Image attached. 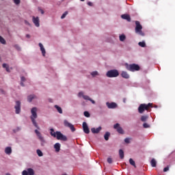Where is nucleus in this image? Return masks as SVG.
<instances>
[{
    "label": "nucleus",
    "mask_w": 175,
    "mask_h": 175,
    "mask_svg": "<svg viewBox=\"0 0 175 175\" xmlns=\"http://www.w3.org/2000/svg\"><path fill=\"white\" fill-rule=\"evenodd\" d=\"M51 135L53 136L54 137H57L58 140H62V141H67L66 136L64 135L61 132L57 131L56 133L54 132V129H51Z\"/></svg>",
    "instance_id": "nucleus-1"
},
{
    "label": "nucleus",
    "mask_w": 175,
    "mask_h": 175,
    "mask_svg": "<svg viewBox=\"0 0 175 175\" xmlns=\"http://www.w3.org/2000/svg\"><path fill=\"white\" fill-rule=\"evenodd\" d=\"M152 107H153L152 103H148V105L141 104L139 105V107H138V113H143L145 110L149 111V109Z\"/></svg>",
    "instance_id": "nucleus-2"
},
{
    "label": "nucleus",
    "mask_w": 175,
    "mask_h": 175,
    "mask_svg": "<svg viewBox=\"0 0 175 175\" xmlns=\"http://www.w3.org/2000/svg\"><path fill=\"white\" fill-rule=\"evenodd\" d=\"M31 120L32 121L33 124L38 129H40L39 126H38V124L36 123V119L38 117L37 115V108L33 107L31 109Z\"/></svg>",
    "instance_id": "nucleus-3"
},
{
    "label": "nucleus",
    "mask_w": 175,
    "mask_h": 175,
    "mask_svg": "<svg viewBox=\"0 0 175 175\" xmlns=\"http://www.w3.org/2000/svg\"><path fill=\"white\" fill-rule=\"evenodd\" d=\"M126 68L129 71L135 72V71H139L140 70V67L139 65L133 64H126Z\"/></svg>",
    "instance_id": "nucleus-4"
},
{
    "label": "nucleus",
    "mask_w": 175,
    "mask_h": 175,
    "mask_svg": "<svg viewBox=\"0 0 175 175\" xmlns=\"http://www.w3.org/2000/svg\"><path fill=\"white\" fill-rule=\"evenodd\" d=\"M143 29V27L141 25L139 21H135V33L139 34L141 36H144L145 34L142 31Z\"/></svg>",
    "instance_id": "nucleus-5"
},
{
    "label": "nucleus",
    "mask_w": 175,
    "mask_h": 175,
    "mask_svg": "<svg viewBox=\"0 0 175 175\" xmlns=\"http://www.w3.org/2000/svg\"><path fill=\"white\" fill-rule=\"evenodd\" d=\"M120 75L117 70H111L107 72V77L109 78L117 77Z\"/></svg>",
    "instance_id": "nucleus-6"
},
{
    "label": "nucleus",
    "mask_w": 175,
    "mask_h": 175,
    "mask_svg": "<svg viewBox=\"0 0 175 175\" xmlns=\"http://www.w3.org/2000/svg\"><path fill=\"white\" fill-rule=\"evenodd\" d=\"M113 128L117 130L118 133L120 134H124V130L120 126V124L117 123L114 125Z\"/></svg>",
    "instance_id": "nucleus-7"
},
{
    "label": "nucleus",
    "mask_w": 175,
    "mask_h": 175,
    "mask_svg": "<svg viewBox=\"0 0 175 175\" xmlns=\"http://www.w3.org/2000/svg\"><path fill=\"white\" fill-rule=\"evenodd\" d=\"M23 175H34V171L31 168H29L27 170H24L23 172Z\"/></svg>",
    "instance_id": "nucleus-8"
},
{
    "label": "nucleus",
    "mask_w": 175,
    "mask_h": 175,
    "mask_svg": "<svg viewBox=\"0 0 175 175\" xmlns=\"http://www.w3.org/2000/svg\"><path fill=\"white\" fill-rule=\"evenodd\" d=\"M64 125L67 127H69L72 132H75L76 131L74 126L72 124L69 123L67 120H64Z\"/></svg>",
    "instance_id": "nucleus-9"
},
{
    "label": "nucleus",
    "mask_w": 175,
    "mask_h": 175,
    "mask_svg": "<svg viewBox=\"0 0 175 175\" xmlns=\"http://www.w3.org/2000/svg\"><path fill=\"white\" fill-rule=\"evenodd\" d=\"M16 109V113L18 114L21 112V102L20 101H16V106L14 107Z\"/></svg>",
    "instance_id": "nucleus-10"
},
{
    "label": "nucleus",
    "mask_w": 175,
    "mask_h": 175,
    "mask_svg": "<svg viewBox=\"0 0 175 175\" xmlns=\"http://www.w3.org/2000/svg\"><path fill=\"white\" fill-rule=\"evenodd\" d=\"M83 131L86 133V134H89L90 133V129L89 127L87 124V123L85 122H84L83 123Z\"/></svg>",
    "instance_id": "nucleus-11"
},
{
    "label": "nucleus",
    "mask_w": 175,
    "mask_h": 175,
    "mask_svg": "<svg viewBox=\"0 0 175 175\" xmlns=\"http://www.w3.org/2000/svg\"><path fill=\"white\" fill-rule=\"evenodd\" d=\"M33 23L37 27H40V20L38 17L33 16Z\"/></svg>",
    "instance_id": "nucleus-12"
},
{
    "label": "nucleus",
    "mask_w": 175,
    "mask_h": 175,
    "mask_svg": "<svg viewBox=\"0 0 175 175\" xmlns=\"http://www.w3.org/2000/svg\"><path fill=\"white\" fill-rule=\"evenodd\" d=\"M35 133H36L37 136L38 137L39 139L42 142L44 143L45 140L44 139V137L42 136L41 133L38 131L36 130Z\"/></svg>",
    "instance_id": "nucleus-13"
},
{
    "label": "nucleus",
    "mask_w": 175,
    "mask_h": 175,
    "mask_svg": "<svg viewBox=\"0 0 175 175\" xmlns=\"http://www.w3.org/2000/svg\"><path fill=\"white\" fill-rule=\"evenodd\" d=\"M106 105L109 109H115L118 106L117 104L115 103H107Z\"/></svg>",
    "instance_id": "nucleus-14"
},
{
    "label": "nucleus",
    "mask_w": 175,
    "mask_h": 175,
    "mask_svg": "<svg viewBox=\"0 0 175 175\" xmlns=\"http://www.w3.org/2000/svg\"><path fill=\"white\" fill-rule=\"evenodd\" d=\"M121 17H122V19H124V20L127 21L128 22L131 21V16L129 14H123V15H122Z\"/></svg>",
    "instance_id": "nucleus-15"
},
{
    "label": "nucleus",
    "mask_w": 175,
    "mask_h": 175,
    "mask_svg": "<svg viewBox=\"0 0 175 175\" xmlns=\"http://www.w3.org/2000/svg\"><path fill=\"white\" fill-rule=\"evenodd\" d=\"M120 76L126 79H128L130 77L129 75L125 71H122V74H120Z\"/></svg>",
    "instance_id": "nucleus-16"
},
{
    "label": "nucleus",
    "mask_w": 175,
    "mask_h": 175,
    "mask_svg": "<svg viewBox=\"0 0 175 175\" xmlns=\"http://www.w3.org/2000/svg\"><path fill=\"white\" fill-rule=\"evenodd\" d=\"M101 129H102L101 126H99V127L97 128V129L92 128V129H91V131H92V132L93 133H98L100 131Z\"/></svg>",
    "instance_id": "nucleus-17"
},
{
    "label": "nucleus",
    "mask_w": 175,
    "mask_h": 175,
    "mask_svg": "<svg viewBox=\"0 0 175 175\" xmlns=\"http://www.w3.org/2000/svg\"><path fill=\"white\" fill-rule=\"evenodd\" d=\"M37 96L36 95H30L27 97V100L31 103L33 99H36Z\"/></svg>",
    "instance_id": "nucleus-18"
},
{
    "label": "nucleus",
    "mask_w": 175,
    "mask_h": 175,
    "mask_svg": "<svg viewBox=\"0 0 175 175\" xmlns=\"http://www.w3.org/2000/svg\"><path fill=\"white\" fill-rule=\"evenodd\" d=\"M39 46L40 47V50L42 51V55L44 57L45 54H46V51H45V49H44L43 45L41 43H40Z\"/></svg>",
    "instance_id": "nucleus-19"
},
{
    "label": "nucleus",
    "mask_w": 175,
    "mask_h": 175,
    "mask_svg": "<svg viewBox=\"0 0 175 175\" xmlns=\"http://www.w3.org/2000/svg\"><path fill=\"white\" fill-rule=\"evenodd\" d=\"M83 98L85 99V100H90L93 104H95L96 102L94 100H93L92 99H91L88 96H83Z\"/></svg>",
    "instance_id": "nucleus-20"
},
{
    "label": "nucleus",
    "mask_w": 175,
    "mask_h": 175,
    "mask_svg": "<svg viewBox=\"0 0 175 175\" xmlns=\"http://www.w3.org/2000/svg\"><path fill=\"white\" fill-rule=\"evenodd\" d=\"M60 147H61V145L59 143L55 144L54 146V148H55L56 152H59L60 150Z\"/></svg>",
    "instance_id": "nucleus-21"
},
{
    "label": "nucleus",
    "mask_w": 175,
    "mask_h": 175,
    "mask_svg": "<svg viewBox=\"0 0 175 175\" xmlns=\"http://www.w3.org/2000/svg\"><path fill=\"white\" fill-rule=\"evenodd\" d=\"M150 165L153 167H155L157 166V161L155 159H152V161H150Z\"/></svg>",
    "instance_id": "nucleus-22"
},
{
    "label": "nucleus",
    "mask_w": 175,
    "mask_h": 175,
    "mask_svg": "<svg viewBox=\"0 0 175 175\" xmlns=\"http://www.w3.org/2000/svg\"><path fill=\"white\" fill-rule=\"evenodd\" d=\"M5 152L7 154H10L12 153V148H11V147H7V148H5Z\"/></svg>",
    "instance_id": "nucleus-23"
},
{
    "label": "nucleus",
    "mask_w": 175,
    "mask_h": 175,
    "mask_svg": "<svg viewBox=\"0 0 175 175\" xmlns=\"http://www.w3.org/2000/svg\"><path fill=\"white\" fill-rule=\"evenodd\" d=\"M119 157H120V159H124V151L122 149L119 150Z\"/></svg>",
    "instance_id": "nucleus-24"
},
{
    "label": "nucleus",
    "mask_w": 175,
    "mask_h": 175,
    "mask_svg": "<svg viewBox=\"0 0 175 175\" xmlns=\"http://www.w3.org/2000/svg\"><path fill=\"white\" fill-rule=\"evenodd\" d=\"M110 135H111L110 133H109V132H107V133H105V136H104L105 139L106 141H108L109 139Z\"/></svg>",
    "instance_id": "nucleus-25"
},
{
    "label": "nucleus",
    "mask_w": 175,
    "mask_h": 175,
    "mask_svg": "<svg viewBox=\"0 0 175 175\" xmlns=\"http://www.w3.org/2000/svg\"><path fill=\"white\" fill-rule=\"evenodd\" d=\"M129 162L130 163V165L134 166V167H136L135 162V161L133 159H130L129 160Z\"/></svg>",
    "instance_id": "nucleus-26"
},
{
    "label": "nucleus",
    "mask_w": 175,
    "mask_h": 175,
    "mask_svg": "<svg viewBox=\"0 0 175 175\" xmlns=\"http://www.w3.org/2000/svg\"><path fill=\"white\" fill-rule=\"evenodd\" d=\"M55 108L57 109V111L59 113H63V111L62 109V108L57 105H55Z\"/></svg>",
    "instance_id": "nucleus-27"
},
{
    "label": "nucleus",
    "mask_w": 175,
    "mask_h": 175,
    "mask_svg": "<svg viewBox=\"0 0 175 175\" xmlns=\"http://www.w3.org/2000/svg\"><path fill=\"white\" fill-rule=\"evenodd\" d=\"M148 116H143L142 117H141V121L146 122L148 120Z\"/></svg>",
    "instance_id": "nucleus-28"
},
{
    "label": "nucleus",
    "mask_w": 175,
    "mask_h": 175,
    "mask_svg": "<svg viewBox=\"0 0 175 175\" xmlns=\"http://www.w3.org/2000/svg\"><path fill=\"white\" fill-rule=\"evenodd\" d=\"M3 67L6 69L7 72H10L9 66L6 64H3Z\"/></svg>",
    "instance_id": "nucleus-29"
},
{
    "label": "nucleus",
    "mask_w": 175,
    "mask_h": 175,
    "mask_svg": "<svg viewBox=\"0 0 175 175\" xmlns=\"http://www.w3.org/2000/svg\"><path fill=\"white\" fill-rule=\"evenodd\" d=\"M126 39V36L124 35H122L119 36V40L122 42L124 41Z\"/></svg>",
    "instance_id": "nucleus-30"
},
{
    "label": "nucleus",
    "mask_w": 175,
    "mask_h": 175,
    "mask_svg": "<svg viewBox=\"0 0 175 175\" xmlns=\"http://www.w3.org/2000/svg\"><path fill=\"white\" fill-rule=\"evenodd\" d=\"M138 45H139V46L141 47H146L145 42H139V43H138Z\"/></svg>",
    "instance_id": "nucleus-31"
},
{
    "label": "nucleus",
    "mask_w": 175,
    "mask_h": 175,
    "mask_svg": "<svg viewBox=\"0 0 175 175\" xmlns=\"http://www.w3.org/2000/svg\"><path fill=\"white\" fill-rule=\"evenodd\" d=\"M37 154L39 157H42L43 156V153L40 150H37Z\"/></svg>",
    "instance_id": "nucleus-32"
},
{
    "label": "nucleus",
    "mask_w": 175,
    "mask_h": 175,
    "mask_svg": "<svg viewBox=\"0 0 175 175\" xmlns=\"http://www.w3.org/2000/svg\"><path fill=\"white\" fill-rule=\"evenodd\" d=\"M0 42L3 44H5V40L1 36H0Z\"/></svg>",
    "instance_id": "nucleus-33"
},
{
    "label": "nucleus",
    "mask_w": 175,
    "mask_h": 175,
    "mask_svg": "<svg viewBox=\"0 0 175 175\" xmlns=\"http://www.w3.org/2000/svg\"><path fill=\"white\" fill-rule=\"evenodd\" d=\"M91 75L93 76V77H95V76H98L99 74L97 71H94V72H92L91 73Z\"/></svg>",
    "instance_id": "nucleus-34"
},
{
    "label": "nucleus",
    "mask_w": 175,
    "mask_h": 175,
    "mask_svg": "<svg viewBox=\"0 0 175 175\" xmlns=\"http://www.w3.org/2000/svg\"><path fill=\"white\" fill-rule=\"evenodd\" d=\"M68 12H65V13L62 16L61 18L64 19L66 18V16L68 15Z\"/></svg>",
    "instance_id": "nucleus-35"
},
{
    "label": "nucleus",
    "mask_w": 175,
    "mask_h": 175,
    "mask_svg": "<svg viewBox=\"0 0 175 175\" xmlns=\"http://www.w3.org/2000/svg\"><path fill=\"white\" fill-rule=\"evenodd\" d=\"M84 116H85V117H87V118L90 117V113H89L88 111H85V112H84Z\"/></svg>",
    "instance_id": "nucleus-36"
},
{
    "label": "nucleus",
    "mask_w": 175,
    "mask_h": 175,
    "mask_svg": "<svg viewBox=\"0 0 175 175\" xmlns=\"http://www.w3.org/2000/svg\"><path fill=\"white\" fill-rule=\"evenodd\" d=\"M14 3L16 5H19L21 3V0H14Z\"/></svg>",
    "instance_id": "nucleus-37"
},
{
    "label": "nucleus",
    "mask_w": 175,
    "mask_h": 175,
    "mask_svg": "<svg viewBox=\"0 0 175 175\" xmlns=\"http://www.w3.org/2000/svg\"><path fill=\"white\" fill-rule=\"evenodd\" d=\"M170 170V167L169 166H167L166 167H164L163 168V172H167L168 170Z\"/></svg>",
    "instance_id": "nucleus-38"
},
{
    "label": "nucleus",
    "mask_w": 175,
    "mask_h": 175,
    "mask_svg": "<svg viewBox=\"0 0 175 175\" xmlns=\"http://www.w3.org/2000/svg\"><path fill=\"white\" fill-rule=\"evenodd\" d=\"M38 11L40 12L42 14H44V10H42V8H40V7H38Z\"/></svg>",
    "instance_id": "nucleus-39"
},
{
    "label": "nucleus",
    "mask_w": 175,
    "mask_h": 175,
    "mask_svg": "<svg viewBox=\"0 0 175 175\" xmlns=\"http://www.w3.org/2000/svg\"><path fill=\"white\" fill-rule=\"evenodd\" d=\"M150 125L147 123H144V128L147 129L149 128Z\"/></svg>",
    "instance_id": "nucleus-40"
},
{
    "label": "nucleus",
    "mask_w": 175,
    "mask_h": 175,
    "mask_svg": "<svg viewBox=\"0 0 175 175\" xmlns=\"http://www.w3.org/2000/svg\"><path fill=\"white\" fill-rule=\"evenodd\" d=\"M124 142H126V144H129L130 143V139L129 138L124 139Z\"/></svg>",
    "instance_id": "nucleus-41"
},
{
    "label": "nucleus",
    "mask_w": 175,
    "mask_h": 175,
    "mask_svg": "<svg viewBox=\"0 0 175 175\" xmlns=\"http://www.w3.org/2000/svg\"><path fill=\"white\" fill-rule=\"evenodd\" d=\"M107 161H108L109 163H113V160H112L111 158H108Z\"/></svg>",
    "instance_id": "nucleus-42"
},
{
    "label": "nucleus",
    "mask_w": 175,
    "mask_h": 175,
    "mask_svg": "<svg viewBox=\"0 0 175 175\" xmlns=\"http://www.w3.org/2000/svg\"><path fill=\"white\" fill-rule=\"evenodd\" d=\"M83 96H85V95H83V92H79V97H81V96H82V97L83 98Z\"/></svg>",
    "instance_id": "nucleus-43"
},
{
    "label": "nucleus",
    "mask_w": 175,
    "mask_h": 175,
    "mask_svg": "<svg viewBox=\"0 0 175 175\" xmlns=\"http://www.w3.org/2000/svg\"><path fill=\"white\" fill-rule=\"evenodd\" d=\"M15 47L18 51L21 50V48L18 45H16Z\"/></svg>",
    "instance_id": "nucleus-44"
},
{
    "label": "nucleus",
    "mask_w": 175,
    "mask_h": 175,
    "mask_svg": "<svg viewBox=\"0 0 175 175\" xmlns=\"http://www.w3.org/2000/svg\"><path fill=\"white\" fill-rule=\"evenodd\" d=\"M25 81V78L24 77H21V81L24 82Z\"/></svg>",
    "instance_id": "nucleus-45"
},
{
    "label": "nucleus",
    "mask_w": 175,
    "mask_h": 175,
    "mask_svg": "<svg viewBox=\"0 0 175 175\" xmlns=\"http://www.w3.org/2000/svg\"><path fill=\"white\" fill-rule=\"evenodd\" d=\"M88 5H90V6H92V3H91V1H89L88 3Z\"/></svg>",
    "instance_id": "nucleus-46"
},
{
    "label": "nucleus",
    "mask_w": 175,
    "mask_h": 175,
    "mask_svg": "<svg viewBox=\"0 0 175 175\" xmlns=\"http://www.w3.org/2000/svg\"><path fill=\"white\" fill-rule=\"evenodd\" d=\"M123 103H126V98H123Z\"/></svg>",
    "instance_id": "nucleus-47"
},
{
    "label": "nucleus",
    "mask_w": 175,
    "mask_h": 175,
    "mask_svg": "<svg viewBox=\"0 0 175 175\" xmlns=\"http://www.w3.org/2000/svg\"><path fill=\"white\" fill-rule=\"evenodd\" d=\"M26 37H27V38H30V36H29V34L26 35Z\"/></svg>",
    "instance_id": "nucleus-48"
},
{
    "label": "nucleus",
    "mask_w": 175,
    "mask_h": 175,
    "mask_svg": "<svg viewBox=\"0 0 175 175\" xmlns=\"http://www.w3.org/2000/svg\"><path fill=\"white\" fill-rule=\"evenodd\" d=\"M21 85L23 87H24V83H23V81L21 83Z\"/></svg>",
    "instance_id": "nucleus-49"
},
{
    "label": "nucleus",
    "mask_w": 175,
    "mask_h": 175,
    "mask_svg": "<svg viewBox=\"0 0 175 175\" xmlns=\"http://www.w3.org/2000/svg\"><path fill=\"white\" fill-rule=\"evenodd\" d=\"M6 175H10V174L8 173V174H6Z\"/></svg>",
    "instance_id": "nucleus-50"
},
{
    "label": "nucleus",
    "mask_w": 175,
    "mask_h": 175,
    "mask_svg": "<svg viewBox=\"0 0 175 175\" xmlns=\"http://www.w3.org/2000/svg\"><path fill=\"white\" fill-rule=\"evenodd\" d=\"M19 130H20V129H19V128H18V129H17V131H19Z\"/></svg>",
    "instance_id": "nucleus-51"
},
{
    "label": "nucleus",
    "mask_w": 175,
    "mask_h": 175,
    "mask_svg": "<svg viewBox=\"0 0 175 175\" xmlns=\"http://www.w3.org/2000/svg\"><path fill=\"white\" fill-rule=\"evenodd\" d=\"M63 175H67L66 174H64Z\"/></svg>",
    "instance_id": "nucleus-52"
}]
</instances>
